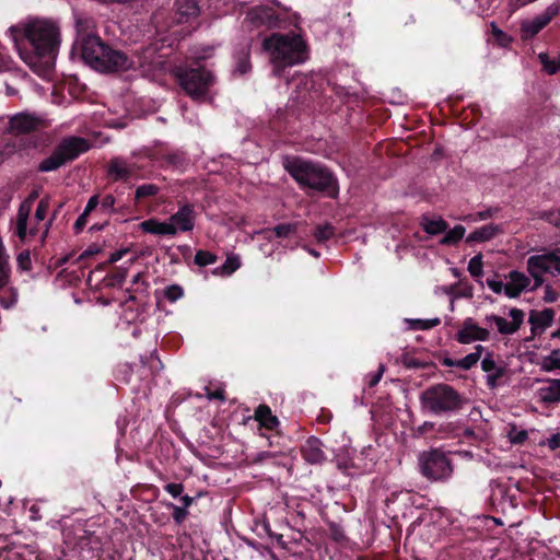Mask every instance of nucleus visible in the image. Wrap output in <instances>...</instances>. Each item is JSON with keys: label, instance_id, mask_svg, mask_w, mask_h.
<instances>
[{"label": "nucleus", "instance_id": "f3484780", "mask_svg": "<svg viewBox=\"0 0 560 560\" xmlns=\"http://www.w3.org/2000/svg\"><path fill=\"white\" fill-rule=\"evenodd\" d=\"M135 164H128L121 158L112 159L107 166V175L113 182H127L135 175Z\"/></svg>", "mask_w": 560, "mask_h": 560}, {"label": "nucleus", "instance_id": "473e14b6", "mask_svg": "<svg viewBox=\"0 0 560 560\" xmlns=\"http://www.w3.org/2000/svg\"><path fill=\"white\" fill-rule=\"evenodd\" d=\"M317 243L322 244L335 236V226L331 223L317 225L313 232Z\"/></svg>", "mask_w": 560, "mask_h": 560}, {"label": "nucleus", "instance_id": "ddd939ff", "mask_svg": "<svg viewBox=\"0 0 560 560\" xmlns=\"http://www.w3.org/2000/svg\"><path fill=\"white\" fill-rule=\"evenodd\" d=\"M509 315L512 318L510 323L505 318L494 314L487 316L486 320L494 323L501 335H513L522 326L525 314L522 310L514 307L510 310Z\"/></svg>", "mask_w": 560, "mask_h": 560}, {"label": "nucleus", "instance_id": "7c9ffc66", "mask_svg": "<svg viewBox=\"0 0 560 560\" xmlns=\"http://www.w3.org/2000/svg\"><path fill=\"white\" fill-rule=\"evenodd\" d=\"M160 187L155 184H142L135 191V203H139L145 198L155 197L160 192Z\"/></svg>", "mask_w": 560, "mask_h": 560}, {"label": "nucleus", "instance_id": "3c124183", "mask_svg": "<svg viewBox=\"0 0 560 560\" xmlns=\"http://www.w3.org/2000/svg\"><path fill=\"white\" fill-rule=\"evenodd\" d=\"M164 490L172 495L174 499L180 498V495L184 492V485L183 483H176V482H170L164 486Z\"/></svg>", "mask_w": 560, "mask_h": 560}, {"label": "nucleus", "instance_id": "a19ab883", "mask_svg": "<svg viewBox=\"0 0 560 560\" xmlns=\"http://www.w3.org/2000/svg\"><path fill=\"white\" fill-rule=\"evenodd\" d=\"M164 296L171 303H174L184 296V289L179 284H171L165 288Z\"/></svg>", "mask_w": 560, "mask_h": 560}, {"label": "nucleus", "instance_id": "a878e982", "mask_svg": "<svg viewBox=\"0 0 560 560\" xmlns=\"http://www.w3.org/2000/svg\"><path fill=\"white\" fill-rule=\"evenodd\" d=\"M25 548L22 545L7 544L0 547V559L2 560H26Z\"/></svg>", "mask_w": 560, "mask_h": 560}, {"label": "nucleus", "instance_id": "c9c22d12", "mask_svg": "<svg viewBox=\"0 0 560 560\" xmlns=\"http://www.w3.org/2000/svg\"><path fill=\"white\" fill-rule=\"evenodd\" d=\"M299 228L298 222L293 223H281L272 229V232L277 238H285L292 234H295Z\"/></svg>", "mask_w": 560, "mask_h": 560}, {"label": "nucleus", "instance_id": "a211bd4d", "mask_svg": "<svg viewBox=\"0 0 560 560\" xmlns=\"http://www.w3.org/2000/svg\"><path fill=\"white\" fill-rule=\"evenodd\" d=\"M546 386L537 390L539 402L546 407H553L560 404V378H546Z\"/></svg>", "mask_w": 560, "mask_h": 560}, {"label": "nucleus", "instance_id": "2eb2a0df", "mask_svg": "<svg viewBox=\"0 0 560 560\" xmlns=\"http://www.w3.org/2000/svg\"><path fill=\"white\" fill-rule=\"evenodd\" d=\"M202 0H175L173 19L176 23L183 24L196 19L200 13Z\"/></svg>", "mask_w": 560, "mask_h": 560}, {"label": "nucleus", "instance_id": "dca6fc26", "mask_svg": "<svg viewBox=\"0 0 560 560\" xmlns=\"http://www.w3.org/2000/svg\"><path fill=\"white\" fill-rule=\"evenodd\" d=\"M510 281L506 283L505 295L510 299L518 298L523 291L529 290L530 278L524 272L512 270L505 276Z\"/></svg>", "mask_w": 560, "mask_h": 560}, {"label": "nucleus", "instance_id": "412c9836", "mask_svg": "<svg viewBox=\"0 0 560 560\" xmlns=\"http://www.w3.org/2000/svg\"><path fill=\"white\" fill-rule=\"evenodd\" d=\"M140 228L144 233L154 234V235H175L176 229H174V224H170L168 222H161L158 219H148L140 223Z\"/></svg>", "mask_w": 560, "mask_h": 560}, {"label": "nucleus", "instance_id": "e433bc0d", "mask_svg": "<svg viewBox=\"0 0 560 560\" xmlns=\"http://www.w3.org/2000/svg\"><path fill=\"white\" fill-rule=\"evenodd\" d=\"M165 506L172 511V518L176 525H182L189 515V511L172 502H167Z\"/></svg>", "mask_w": 560, "mask_h": 560}, {"label": "nucleus", "instance_id": "c85d7f7f", "mask_svg": "<svg viewBox=\"0 0 560 560\" xmlns=\"http://www.w3.org/2000/svg\"><path fill=\"white\" fill-rule=\"evenodd\" d=\"M241 267V261L237 256H228L224 264L215 269H213L212 273L214 276H231Z\"/></svg>", "mask_w": 560, "mask_h": 560}, {"label": "nucleus", "instance_id": "603ef678", "mask_svg": "<svg viewBox=\"0 0 560 560\" xmlns=\"http://www.w3.org/2000/svg\"><path fill=\"white\" fill-rule=\"evenodd\" d=\"M486 283L494 293L501 294L503 292L505 294L506 283L504 284L501 280H497L495 278H488Z\"/></svg>", "mask_w": 560, "mask_h": 560}, {"label": "nucleus", "instance_id": "bb28decb", "mask_svg": "<svg viewBox=\"0 0 560 560\" xmlns=\"http://www.w3.org/2000/svg\"><path fill=\"white\" fill-rule=\"evenodd\" d=\"M144 277H145L144 272H138L133 277L131 283H132V287H135V288L127 290L129 295H128L126 302L136 300V296L133 295V293H147L148 292L150 284L148 281H145Z\"/></svg>", "mask_w": 560, "mask_h": 560}, {"label": "nucleus", "instance_id": "13d9d810", "mask_svg": "<svg viewBox=\"0 0 560 560\" xmlns=\"http://www.w3.org/2000/svg\"><path fill=\"white\" fill-rule=\"evenodd\" d=\"M559 293L553 290V288L550 284L545 285V292L542 300L546 303H553L559 299Z\"/></svg>", "mask_w": 560, "mask_h": 560}, {"label": "nucleus", "instance_id": "c756f323", "mask_svg": "<svg viewBox=\"0 0 560 560\" xmlns=\"http://www.w3.org/2000/svg\"><path fill=\"white\" fill-rule=\"evenodd\" d=\"M294 83H295V93H296V101L299 103H306V92L310 91V86H313V81L307 78L306 75H298L295 79H294Z\"/></svg>", "mask_w": 560, "mask_h": 560}, {"label": "nucleus", "instance_id": "052dcab7", "mask_svg": "<svg viewBox=\"0 0 560 560\" xmlns=\"http://www.w3.org/2000/svg\"><path fill=\"white\" fill-rule=\"evenodd\" d=\"M88 218H89V214H85L84 212H82L78 217L77 221L73 224V230H74L75 234H79L83 231L84 226L86 225Z\"/></svg>", "mask_w": 560, "mask_h": 560}, {"label": "nucleus", "instance_id": "5701e85b", "mask_svg": "<svg viewBox=\"0 0 560 560\" xmlns=\"http://www.w3.org/2000/svg\"><path fill=\"white\" fill-rule=\"evenodd\" d=\"M502 232V229L500 225L495 224H487L479 229H476L474 232H471L467 238V243H482L492 240L499 233Z\"/></svg>", "mask_w": 560, "mask_h": 560}, {"label": "nucleus", "instance_id": "20e7f679", "mask_svg": "<svg viewBox=\"0 0 560 560\" xmlns=\"http://www.w3.org/2000/svg\"><path fill=\"white\" fill-rule=\"evenodd\" d=\"M80 46L83 61L96 71H125L131 66V61L125 52L112 48L96 34L83 35Z\"/></svg>", "mask_w": 560, "mask_h": 560}, {"label": "nucleus", "instance_id": "1a4fd4ad", "mask_svg": "<svg viewBox=\"0 0 560 560\" xmlns=\"http://www.w3.org/2000/svg\"><path fill=\"white\" fill-rule=\"evenodd\" d=\"M559 4L552 3L533 20L522 21L520 26L521 39L523 42L532 40L559 14Z\"/></svg>", "mask_w": 560, "mask_h": 560}, {"label": "nucleus", "instance_id": "680f3d73", "mask_svg": "<svg viewBox=\"0 0 560 560\" xmlns=\"http://www.w3.org/2000/svg\"><path fill=\"white\" fill-rule=\"evenodd\" d=\"M499 210L500 209L498 207H490L486 210L477 212L476 217L479 220H487V219L494 217L499 212Z\"/></svg>", "mask_w": 560, "mask_h": 560}, {"label": "nucleus", "instance_id": "5fc2aeb1", "mask_svg": "<svg viewBox=\"0 0 560 560\" xmlns=\"http://www.w3.org/2000/svg\"><path fill=\"white\" fill-rule=\"evenodd\" d=\"M18 302V294L13 290L8 295H0V304L3 308H10Z\"/></svg>", "mask_w": 560, "mask_h": 560}, {"label": "nucleus", "instance_id": "f704fd0d", "mask_svg": "<svg viewBox=\"0 0 560 560\" xmlns=\"http://www.w3.org/2000/svg\"><path fill=\"white\" fill-rule=\"evenodd\" d=\"M185 161L184 154L182 152H170L165 153L161 158V166L168 167V166H182Z\"/></svg>", "mask_w": 560, "mask_h": 560}, {"label": "nucleus", "instance_id": "bf43d9fd", "mask_svg": "<svg viewBox=\"0 0 560 560\" xmlns=\"http://www.w3.org/2000/svg\"><path fill=\"white\" fill-rule=\"evenodd\" d=\"M384 371H385V366L383 364H380L378 370L375 373L369 375V380H368L369 387H374L380 383Z\"/></svg>", "mask_w": 560, "mask_h": 560}, {"label": "nucleus", "instance_id": "6e6552de", "mask_svg": "<svg viewBox=\"0 0 560 560\" xmlns=\"http://www.w3.org/2000/svg\"><path fill=\"white\" fill-rule=\"evenodd\" d=\"M418 467L420 474L432 482H445L453 475L452 460L440 448H430L419 455Z\"/></svg>", "mask_w": 560, "mask_h": 560}, {"label": "nucleus", "instance_id": "39448f33", "mask_svg": "<svg viewBox=\"0 0 560 560\" xmlns=\"http://www.w3.org/2000/svg\"><path fill=\"white\" fill-rule=\"evenodd\" d=\"M173 75L192 101L207 102L210 98L214 75L199 60L176 66L173 69Z\"/></svg>", "mask_w": 560, "mask_h": 560}, {"label": "nucleus", "instance_id": "f257e3e1", "mask_svg": "<svg viewBox=\"0 0 560 560\" xmlns=\"http://www.w3.org/2000/svg\"><path fill=\"white\" fill-rule=\"evenodd\" d=\"M20 57L38 74L50 72L55 67L60 45L59 28L48 21H33L23 31L21 40L15 38Z\"/></svg>", "mask_w": 560, "mask_h": 560}, {"label": "nucleus", "instance_id": "58836bf2", "mask_svg": "<svg viewBox=\"0 0 560 560\" xmlns=\"http://www.w3.org/2000/svg\"><path fill=\"white\" fill-rule=\"evenodd\" d=\"M539 219L560 229V209L545 210L539 213Z\"/></svg>", "mask_w": 560, "mask_h": 560}, {"label": "nucleus", "instance_id": "393cba45", "mask_svg": "<svg viewBox=\"0 0 560 560\" xmlns=\"http://www.w3.org/2000/svg\"><path fill=\"white\" fill-rule=\"evenodd\" d=\"M235 72L241 75L248 73L252 70L250 51L248 47H242L235 55Z\"/></svg>", "mask_w": 560, "mask_h": 560}, {"label": "nucleus", "instance_id": "f8f14e48", "mask_svg": "<svg viewBox=\"0 0 560 560\" xmlns=\"http://www.w3.org/2000/svg\"><path fill=\"white\" fill-rule=\"evenodd\" d=\"M527 266L549 273L560 275V248L541 255H533L527 259Z\"/></svg>", "mask_w": 560, "mask_h": 560}, {"label": "nucleus", "instance_id": "4c0bfd02", "mask_svg": "<svg viewBox=\"0 0 560 560\" xmlns=\"http://www.w3.org/2000/svg\"><path fill=\"white\" fill-rule=\"evenodd\" d=\"M560 365V349H553L551 353L542 360L541 370L551 372Z\"/></svg>", "mask_w": 560, "mask_h": 560}, {"label": "nucleus", "instance_id": "0eeeda50", "mask_svg": "<svg viewBox=\"0 0 560 560\" xmlns=\"http://www.w3.org/2000/svg\"><path fill=\"white\" fill-rule=\"evenodd\" d=\"M90 149V143L82 137L63 138L52 150L51 154L42 160L37 166L40 173H48L74 161Z\"/></svg>", "mask_w": 560, "mask_h": 560}, {"label": "nucleus", "instance_id": "4468645a", "mask_svg": "<svg viewBox=\"0 0 560 560\" xmlns=\"http://www.w3.org/2000/svg\"><path fill=\"white\" fill-rule=\"evenodd\" d=\"M301 454L311 465H322L327 459L322 440L314 435L308 436L302 444Z\"/></svg>", "mask_w": 560, "mask_h": 560}, {"label": "nucleus", "instance_id": "a18cd8bd", "mask_svg": "<svg viewBox=\"0 0 560 560\" xmlns=\"http://www.w3.org/2000/svg\"><path fill=\"white\" fill-rule=\"evenodd\" d=\"M101 210L105 213H116L117 209L115 208L116 205V198L108 194L103 197V199L100 201Z\"/></svg>", "mask_w": 560, "mask_h": 560}, {"label": "nucleus", "instance_id": "774afa93", "mask_svg": "<svg viewBox=\"0 0 560 560\" xmlns=\"http://www.w3.org/2000/svg\"><path fill=\"white\" fill-rule=\"evenodd\" d=\"M547 445L551 451H555L557 448H560V433L552 434L548 441Z\"/></svg>", "mask_w": 560, "mask_h": 560}, {"label": "nucleus", "instance_id": "c03bdc74", "mask_svg": "<svg viewBox=\"0 0 560 560\" xmlns=\"http://www.w3.org/2000/svg\"><path fill=\"white\" fill-rule=\"evenodd\" d=\"M527 271L534 279V284L529 287V291L534 292L544 284L545 280L542 275L546 272L540 269L530 268L529 266H527Z\"/></svg>", "mask_w": 560, "mask_h": 560}, {"label": "nucleus", "instance_id": "72a5a7b5", "mask_svg": "<svg viewBox=\"0 0 560 560\" xmlns=\"http://www.w3.org/2000/svg\"><path fill=\"white\" fill-rule=\"evenodd\" d=\"M218 256L205 249H198L195 254L194 264L198 267H206L217 262Z\"/></svg>", "mask_w": 560, "mask_h": 560}, {"label": "nucleus", "instance_id": "e2e57ef3", "mask_svg": "<svg viewBox=\"0 0 560 560\" xmlns=\"http://www.w3.org/2000/svg\"><path fill=\"white\" fill-rule=\"evenodd\" d=\"M100 205V196L98 195H93L89 200H88V203L83 210V212L85 214H91L92 211H94L97 206Z\"/></svg>", "mask_w": 560, "mask_h": 560}, {"label": "nucleus", "instance_id": "9b49d317", "mask_svg": "<svg viewBox=\"0 0 560 560\" xmlns=\"http://www.w3.org/2000/svg\"><path fill=\"white\" fill-rule=\"evenodd\" d=\"M197 212L192 203H185L170 217V224H174L177 232H190L196 224Z\"/></svg>", "mask_w": 560, "mask_h": 560}, {"label": "nucleus", "instance_id": "4d7b16f0", "mask_svg": "<svg viewBox=\"0 0 560 560\" xmlns=\"http://www.w3.org/2000/svg\"><path fill=\"white\" fill-rule=\"evenodd\" d=\"M504 375V369H497V372L489 373L487 376V385L489 388L497 387L498 381Z\"/></svg>", "mask_w": 560, "mask_h": 560}, {"label": "nucleus", "instance_id": "09e8293b", "mask_svg": "<svg viewBox=\"0 0 560 560\" xmlns=\"http://www.w3.org/2000/svg\"><path fill=\"white\" fill-rule=\"evenodd\" d=\"M49 209V200L47 198H42L35 210V219L37 221H43Z\"/></svg>", "mask_w": 560, "mask_h": 560}, {"label": "nucleus", "instance_id": "ea45409f", "mask_svg": "<svg viewBox=\"0 0 560 560\" xmlns=\"http://www.w3.org/2000/svg\"><path fill=\"white\" fill-rule=\"evenodd\" d=\"M482 266V255L478 254L469 260L468 271L474 278H479L483 273Z\"/></svg>", "mask_w": 560, "mask_h": 560}, {"label": "nucleus", "instance_id": "6ab92c4d", "mask_svg": "<svg viewBox=\"0 0 560 560\" xmlns=\"http://www.w3.org/2000/svg\"><path fill=\"white\" fill-rule=\"evenodd\" d=\"M40 120L31 114H18L9 121V127L15 133H28L38 129Z\"/></svg>", "mask_w": 560, "mask_h": 560}, {"label": "nucleus", "instance_id": "de8ad7c7", "mask_svg": "<svg viewBox=\"0 0 560 560\" xmlns=\"http://www.w3.org/2000/svg\"><path fill=\"white\" fill-rule=\"evenodd\" d=\"M481 369L487 373L497 372V369H500L495 361L493 360V353L488 352L486 357L481 360Z\"/></svg>", "mask_w": 560, "mask_h": 560}, {"label": "nucleus", "instance_id": "2f4dec72", "mask_svg": "<svg viewBox=\"0 0 560 560\" xmlns=\"http://www.w3.org/2000/svg\"><path fill=\"white\" fill-rule=\"evenodd\" d=\"M127 273H128L127 269L115 268L112 272H109L105 277V279H104L105 285L110 287V288H115V287L120 288L127 278Z\"/></svg>", "mask_w": 560, "mask_h": 560}, {"label": "nucleus", "instance_id": "69168bd1", "mask_svg": "<svg viewBox=\"0 0 560 560\" xmlns=\"http://www.w3.org/2000/svg\"><path fill=\"white\" fill-rule=\"evenodd\" d=\"M528 439V433L525 430L517 431L514 435H510L513 444H523Z\"/></svg>", "mask_w": 560, "mask_h": 560}, {"label": "nucleus", "instance_id": "37998d69", "mask_svg": "<svg viewBox=\"0 0 560 560\" xmlns=\"http://www.w3.org/2000/svg\"><path fill=\"white\" fill-rule=\"evenodd\" d=\"M278 453L279 452H269V451L259 452L252 458V463L255 465L270 464V460L277 459Z\"/></svg>", "mask_w": 560, "mask_h": 560}, {"label": "nucleus", "instance_id": "423d86ee", "mask_svg": "<svg viewBox=\"0 0 560 560\" xmlns=\"http://www.w3.org/2000/svg\"><path fill=\"white\" fill-rule=\"evenodd\" d=\"M422 410L435 416L456 413L467 402L466 397L446 383L427 387L419 396Z\"/></svg>", "mask_w": 560, "mask_h": 560}, {"label": "nucleus", "instance_id": "0e129e2a", "mask_svg": "<svg viewBox=\"0 0 560 560\" xmlns=\"http://www.w3.org/2000/svg\"><path fill=\"white\" fill-rule=\"evenodd\" d=\"M207 390V397L210 400L218 399V400H225L224 390L222 388H217L215 390H210L209 387H206Z\"/></svg>", "mask_w": 560, "mask_h": 560}, {"label": "nucleus", "instance_id": "f03ea898", "mask_svg": "<svg viewBox=\"0 0 560 560\" xmlns=\"http://www.w3.org/2000/svg\"><path fill=\"white\" fill-rule=\"evenodd\" d=\"M262 49L269 56L275 77H284L285 70L305 62L308 47L304 38L294 32L272 33L262 40Z\"/></svg>", "mask_w": 560, "mask_h": 560}, {"label": "nucleus", "instance_id": "338daca9", "mask_svg": "<svg viewBox=\"0 0 560 560\" xmlns=\"http://www.w3.org/2000/svg\"><path fill=\"white\" fill-rule=\"evenodd\" d=\"M16 234L21 240H24L27 234V222L24 219H18Z\"/></svg>", "mask_w": 560, "mask_h": 560}, {"label": "nucleus", "instance_id": "9d476101", "mask_svg": "<svg viewBox=\"0 0 560 560\" xmlns=\"http://www.w3.org/2000/svg\"><path fill=\"white\" fill-rule=\"evenodd\" d=\"M489 338L490 331L479 327L470 317L464 320L462 328L455 336V339L462 345H468L474 341H487Z\"/></svg>", "mask_w": 560, "mask_h": 560}, {"label": "nucleus", "instance_id": "864d4df0", "mask_svg": "<svg viewBox=\"0 0 560 560\" xmlns=\"http://www.w3.org/2000/svg\"><path fill=\"white\" fill-rule=\"evenodd\" d=\"M270 464L277 467L288 468L289 470L292 467L290 458L282 452L277 454V459L270 460Z\"/></svg>", "mask_w": 560, "mask_h": 560}, {"label": "nucleus", "instance_id": "aec40b11", "mask_svg": "<svg viewBox=\"0 0 560 560\" xmlns=\"http://www.w3.org/2000/svg\"><path fill=\"white\" fill-rule=\"evenodd\" d=\"M254 418L259 423L260 431H276L280 424L279 419L266 404H261L256 408Z\"/></svg>", "mask_w": 560, "mask_h": 560}, {"label": "nucleus", "instance_id": "4be33fe9", "mask_svg": "<svg viewBox=\"0 0 560 560\" xmlns=\"http://www.w3.org/2000/svg\"><path fill=\"white\" fill-rule=\"evenodd\" d=\"M420 226L427 234L434 236L445 233L448 223L442 217L431 218L428 213H424L420 219Z\"/></svg>", "mask_w": 560, "mask_h": 560}, {"label": "nucleus", "instance_id": "49530a36", "mask_svg": "<svg viewBox=\"0 0 560 560\" xmlns=\"http://www.w3.org/2000/svg\"><path fill=\"white\" fill-rule=\"evenodd\" d=\"M400 362L407 369H422V368H425V363L424 362H422L421 360H419V359H417L415 357H411L408 353H404L401 355Z\"/></svg>", "mask_w": 560, "mask_h": 560}, {"label": "nucleus", "instance_id": "8fccbe9b", "mask_svg": "<svg viewBox=\"0 0 560 560\" xmlns=\"http://www.w3.org/2000/svg\"><path fill=\"white\" fill-rule=\"evenodd\" d=\"M477 362H478L477 354L469 353L466 357H464L463 359H459L457 363H458V369L468 371L472 366H475L477 364Z\"/></svg>", "mask_w": 560, "mask_h": 560}, {"label": "nucleus", "instance_id": "7ed1b4c3", "mask_svg": "<svg viewBox=\"0 0 560 560\" xmlns=\"http://www.w3.org/2000/svg\"><path fill=\"white\" fill-rule=\"evenodd\" d=\"M284 170L303 190H312L329 198L339 194L337 177L325 166L298 156L287 158Z\"/></svg>", "mask_w": 560, "mask_h": 560}, {"label": "nucleus", "instance_id": "79ce46f5", "mask_svg": "<svg viewBox=\"0 0 560 560\" xmlns=\"http://www.w3.org/2000/svg\"><path fill=\"white\" fill-rule=\"evenodd\" d=\"M252 20L253 22H256V23H268V25H272V20L277 21L278 18L275 16V14L272 12H270L269 10H259L257 12H254L252 14Z\"/></svg>", "mask_w": 560, "mask_h": 560}, {"label": "nucleus", "instance_id": "cd10ccee", "mask_svg": "<svg viewBox=\"0 0 560 560\" xmlns=\"http://www.w3.org/2000/svg\"><path fill=\"white\" fill-rule=\"evenodd\" d=\"M466 229L464 225L457 224L453 229L445 232V235L440 241L441 245L453 246L456 245L465 236Z\"/></svg>", "mask_w": 560, "mask_h": 560}, {"label": "nucleus", "instance_id": "b1692460", "mask_svg": "<svg viewBox=\"0 0 560 560\" xmlns=\"http://www.w3.org/2000/svg\"><path fill=\"white\" fill-rule=\"evenodd\" d=\"M555 318V311L552 308H545L541 312H530L529 314V323L532 325V332L535 335L537 328L541 330L551 326Z\"/></svg>", "mask_w": 560, "mask_h": 560}, {"label": "nucleus", "instance_id": "6e6d98bb", "mask_svg": "<svg viewBox=\"0 0 560 560\" xmlns=\"http://www.w3.org/2000/svg\"><path fill=\"white\" fill-rule=\"evenodd\" d=\"M18 265L23 270H30L32 268V261H31L30 252L24 250V252L19 254V256H18Z\"/></svg>", "mask_w": 560, "mask_h": 560}]
</instances>
